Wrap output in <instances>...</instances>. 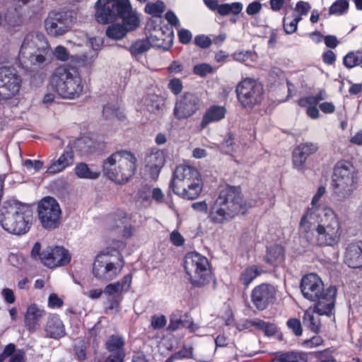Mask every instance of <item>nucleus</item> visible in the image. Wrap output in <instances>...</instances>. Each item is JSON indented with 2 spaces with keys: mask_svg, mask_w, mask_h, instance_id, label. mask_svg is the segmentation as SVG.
Wrapping results in <instances>:
<instances>
[{
  "mask_svg": "<svg viewBox=\"0 0 362 362\" xmlns=\"http://www.w3.org/2000/svg\"><path fill=\"white\" fill-rule=\"evenodd\" d=\"M326 192L324 186L318 187L299 223L300 232L310 243L319 246L337 245L341 239L342 228L334 211L318 202Z\"/></svg>",
  "mask_w": 362,
  "mask_h": 362,
  "instance_id": "nucleus-1",
  "label": "nucleus"
},
{
  "mask_svg": "<svg viewBox=\"0 0 362 362\" xmlns=\"http://www.w3.org/2000/svg\"><path fill=\"white\" fill-rule=\"evenodd\" d=\"M300 288L304 298L315 303V310L317 314L327 316L332 314L337 296L335 286L325 289L321 279L311 273L302 278Z\"/></svg>",
  "mask_w": 362,
  "mask_h": 362,
  "instance_id": "nucleus-2",
  "label": "nucleus"
},
{
  "mask_svg": "<svg viewBox=\"0 0 362 362\" xmlns=\"http://www.w3.org/2000/svg\"><path fill=\"white\" fill-rule=\"evenodd\" d=\"M50 47L45 35L39 32L28 33L21 45L18 61L26 71H35L49 63L47 55Z\"/></svg>",
  "mask_w": 362,
  "mask_h": 362,
  "instance_id": "nucleus-3",
  "label": "nucleus"
},
{
  "mask_svg": "<svg viewBox=\"0 0 362 362\" xmlns=\"http://www.w3.org/2000/svg\"><path fill=\"white\" fill-rule=\"evenodd\" d=\"M244 206L240 187L226 186L209 208L208 218L215 224L229 221L238 215Z\"/></svg>",
  "mask_w": 362,
  "mask_h": 362,
  "instance_id": "nucleus-4",
  "label": "nucleus"
},
{
  "mask_svg": "<svg viewBox=\"0 0 362 362\" xmlns=\"http://www.w3.org/2000/svg\"><path fill=\"white\" fill-rule=\"evenodd\" d=\"M95 8L96 19L100 23L107 24L119 17L127 32L135 30L139 25V16L132 11L129 0H98Z\"/></svg>",
  "mask_w": 362,
  "mask_h": 362,
  "instance_id": "nucleus-5",
  "label": "nucleus"
},
{
  "mask_svg": "<svg viewBox=\"0 0 362 362\" xmlns=\"http://www.w3.org/2000/svg\"><path fill=\"white\" fill-rule=\"evenodd\" d=\"M33 219V211L28 204L8 202L0 209L1 226L11 234L21 235L28 233Z\"/></svg>",
  "mask_w": 362,
  "mask_h": 362,
  "instance_id": "nucleus-6",
  "label": "nucleus"
},
{
  "mask_svg": "<svg viewBox=\"0 0 362 362\" xmlns=\"http://www.w3.org/2000/svg\"><path fill=\"white\" fill-rule=\"evenodd\" d=\"M136 162L137 159L132 152L117 151L104 160L103 171L109 180L124 185L135 174Z\"/></svg>",
  "mask_w": 362,
  "mask_h": 362,
  "instance_id": "nucleus-7",
  "label": "nucleus"
},
{
  "mask_svg": "<svg viewBox=\"0 0 362 362\" xmlns=\"http://www.w3.org/2000/svg\"><path fill=\"white\" fill-rule=\"evenodd\" d=\"M50 84L57 94L64 99H76L82 95L84 84L76 67L62 65L54 69Z\"/></svg>",
  "mask_w": 362,
  "mask_h": 362,
  "instance_id": "nucleus-8",
  "label": "nucleus"
},
{
  "mask_svg": "<svg viewBox=\"0 0 362 362\" xmlns=\"http://www.w3.org/2000/svg\"><path fill=\"white\" fill-rule=\"evenodd\" d=\"M357 180L355 167L349 161H339L332 176L334 195L340 201L349 198L356 188Z\"/></svg>",
  "mask_w": 362,
  "mask_h": 362,
  "instance_id": "nucleus-9",
  "label": "nucleus"
},
{
  "mask_svg": "<svg viewBox=\"0 0 362 362\" xmlns=\"http://www.w3.org/2000/svg\"><path fill=\"white\" fill-rule=\"evenodd\" d=\"M184 269L187 278L193 287H203L211 279L209 262L199 252H190L186 254Z\"/></svg>",
  "mask_w": 362,
  "mask_h": 362,
  "instance_id": "nucleus-10",
  "label": "nucleus"
},
{
  "mask_svg": "<svg viewBox=\"0 0 362 362\" xmlns=\"http://www.w3.org/2000/svg\"><path fill=\"white\" fill-rule=\"evenodd\" d=\"M117 254L119 257L116 262L107 255H101L96 257L93 266V274L97 279L112 281L120 274L124 267V259L119 252Z\"/></svg>",
  "mask_w": 362,
  "mask_h": 362,
  "instance_id": "nucleus-11",
  "label": "nucleus"
},
{
  "mask_svg": "<svg viewBox=\"0 0 362 362\" xmlns=\"http://www.w3.org/2000/svg\"><path fill=\"white\" fill-rule=\"evenodd\" d=\"M235 92L238 101L244 107H252L263 98V87L257 81L246 78L238 83Z\"/></svg>",
  "mask_w": 362,
  "mask_h": 362,
  "instance_id": "nucleus-12",
  "label": "nucleus"
},
{
  "mask_svg": "<svg viewBox=\"0 0 362 362\" xmlns=\"http://www.w3.org/2000/svg\"><path fill=\"white\" fill-rule=\"evenodd\" d=\"M38 217L43 228H57L60 224L62 210L57 201L51 197L42 199L38 204Z\"/></svg>",
  "mask_w": 362,
  "mask_h": 362,
  "instance_id": "nucleus-13",
  "label": "nucleus"
},
{
  "mask_svg": "<svg viewBox=\"0 0 362 362\" xmlns=\"http://www.w3.org/2000/svg\"><path fill=\"white\" fill-rule=\"evenodd\" d=\"M21 77L14 68L0 67V101L16 96L21 90Z\"/></svg>",
  "mask_w": 362,
  "mask_h": 362,
  "instance_id": "nucleus-14",
  "label": "nucleus"
},
{
  "mask_svg": "<svg viewBox=\"0 0 362 362\" xmlns=\"http://www.w3.org/2000/svg\"><path fill=\"white\" fill-rule=\"evenodd\" d=\"M200 107V98L194 93L186 92L176 99L173 115L178 120L187 119L194 115Z\"/></svg>",
  "mask_w": 362,
  "mask_h": 362,
  "instance_id": "nucleus-15",
  "label": "nucleus"
},
{
  "mask_svg": "<svg viewBox=\"0 0 362 362\" xmlns=\"http://www.w3.org/2000/svg\"><path fill=\"white\" fill-rule=\"evenodd\" d=\"M74 22L71 12L52 11L45 20V28L50 35L58 36L69 30Z\"/></svg>",
  "mask_w": 362,
  "mask_h": 362,
  "instance_id": "nucleus-16",
  "label": "nucleus"
},
{
  "mask_svg": "<svg viewBox=\"0 0 362 362\" xmlns=\"http://www.w3.org/2000/svg\"><path fill=\"white\" fill-rule=\"evenodd\" d=\"M276 290L269 284H261L255 286L251 293V300L259 310H265L276 300Z\"/></svg>",
  "mask_w": 362,
  "mask_h": 362,
  "instance_id": "nucleus-17",
  "label": "nucleus"
},
{
  "mask_svg": "<svg viewBox=\"0 0 362 362\" xmlns=\"http://www.w3.org/2000/svg\"><path fill=\"white\" fill-rule=\"evenodd\" d=\"M71 259L68 250L61 246L48 247L43 251L42 263L49 267L54 268L67 265Z\"/></svg>",
  "mask_w": 362,
  "mask_h": 362,
  "instance_id": "nucleus-18",
  "label": "nucleus"
},
{
  "mask_svg": "<svg viewBox=\"0 0 362 362\" xmlns=\"http://www.w3.org/2000/svg\"><path fill=\"white\" fill-rule=\"evenodd\" d=\"M192 180H202L199 173L192 166L181 165L175 168L170 187L172 188L186 182H192Z\"/></svg>",
  "mask_w": 362,
  "mask_h": 362,
  "instance_id": "nucleus-19",
  "label": "nucleus"
},
{
  "mask_svg": "<svg viewBox=\"0 0 362 362\" xmlns=\"http://www.w3.org/2000/svg\"><path fill=\"white\" fill-rule=\"evenodd\" d=\"M145 167L149 172L151 178L158 177L160 170L165 163L164 151L159 149H152L147 153L144 158Z\"/></svg>",
  "mask_w": 362,
  "mask_h": 362,
  "instance_id": "nucleus-20",
  "label": "nucleus"
},
{
  "mask_svg": "<svg viewBox=\"0 0 362 362\" xmlns=\"http://www.w3.org/2000/svg\"><path fill=\"white\" fill-rule=\"evenodd\" d=\"M45 311L36 304H31L25 314V327L30 333L35 332L40 326V320L45 316Z\"/></svg>",
  "mask_w": 362,
  "mask_h": 362,
  "instance_id": "nucleus-21",
  "label": "nucleus"
},
{
  "mask_svg": "<svg viewBox=\"0 0 362 362\" xmlns=\"http://www.w3.org/2000/svg\"><path fill=\"white\" fill-rule=\"evenodd\" d=\"M344 263L351 268L362 267V241L347 245L344 256Z\"/></svg>",
  "mask_w": 362,
  "mask_h": 362,
  "instance_id": "nucleus-22",
  "label": "nucleus"
},
{
  "mask_svg": "<svg viewBox=\"0 0 362 362\" xmlns=\"http://www.w3.org/2000/svg\"><path fill=\"white\" fill-rule=\"evenodd\" d=\"M173 192L185 199L193 200L197 199L202 191V181L197 180L186 182L171 188Z\"/></svg>",
  "mask_w": 362,
  "mask_h": 362,
  "instance_id": "nucleus-23",
  "label": "nucleus"
},
{
  "mask_svg": "<svg viewBox=\"0 0 362 362\" xmlns=\"http://www.w3.org/2000/svg\"><path fill=\"white\" fill-rule=\"evenodd\" d=\"M74 162V153L71 148H66L60 156L52 162L47 168L46 173L54 175L64 171L71 166Z\"/></svg>",
  "mask_w": 362,
  "mask_h": 362,
  "instance_id": "nucleus-24",
  "label": "nucleus"
},
{
  "mask_svg": "<svg viewBox=\"0 0 362 362\" xmlns=\"http://www.w3.org/2000/svg\"><path fill=\"white\" fill-rule=\"evenodd\" d=\"M207 8L212 11H216L219 15L225 16L230 13L233 15L239 14L243 8V5L240 2H233L231 4H219L217 0H204Z\"/></svg>",
  "mask_w": 362,
  "mask_h": 362,
  "instance_id": "nucleus-25",
  "label": "nucleus"
},
{
  "mask_svg": "<svg viewBox=\"0 0 362 362\" xmlns=\"http://www.w3.org/2000/svg\"><path fill=\"white\" fill-rule=\"evenodd\" d=\"M147 40L150 42V47H156L168 50L173 45V31H168L166 33L160 28L151 33Z\"/></svg>",
  "mask_w": 362,
  "mask_h": 362,
  "instance_id": "nucleus-26",
  "label": "nucleus"
},
{
  "mask_svg": "<svg viewBox=\"0 0 362 362\" xmlns=\"http://www.w3.org/2000/svg\"><path fill=\"white\" fill-rule=\"evenodd\" d=\"M45 331L46 337L59 339L65 335V328L62 321L57 315H50L47 319Z\"/></svg>",
  "mask_w": 362,
  "mask_h": 362,
  "instance_id": "nucleus-27",
  "label": "nucleus"
},
{
  "mask_svg": "<svg viewBox=\"0 0 362 362\" xmlns=\"http://www.w3.org/2000/svg\"><path fill=\"white\" fill-rule=\"evenodd\" d=\"M226 114V109L221 105H211L204 112L200 123L202 129H205L209 124L217 122L223 119Z\"/></svg>",
  "mask_w": 362,
  "mask_h": 362,
  "instance_id": "nucleus-28",
  "label": "nucleus"
},
{
  "mask_svg": "<svg viewBox=\"0 0 362 362\" xmlns=\"http://www.w3.org/2000/svg\"><path fill=\"white\" fill-rule=\"evenodd\" d=\"M285 258L284 250L279 245H274L267 249L264 260L272 266L280 265Z\"/></svg>",
  "mask_w": 362,
  "mask_h": 362,
  "instance_id": "nucleus-29",
  "label": "nucleus"
},
{
  "mask_svg": "<svg viewBox=\"0 0 362 362\" xmlns=\"http://www.w3.org/2000/svg\"><path fill=\"white\" fill-rule=\"evenodd\" d=\"M319 315L315 309H308L303 315V325L314 333H318L320 329L321 323Z\"/></svg>",
  "mask_w": 362,
  "mask_h": 362,
  "instance_id": "nucleus-30",
  "label": "nucleus"
},
{
  "mask_svg": "<svg viewBox=\"0 0 362 362\" xmlns=\"http://www.w3.org/2000/svg\"><path fill=\"white\" fill-rule=\"evenodd\" d=\"M53 55L54 56L56 59L62 62H66L70 59L71 62H74L78 66H83L84 60L86 58V56L70 57L66 48L62 45H59L54 49V50L53 51Z\"/></svg>",
  "mask_w": 362,
  "mask_h": 362,
  "instance_id": "nucleus-31",
  "label": "nucleus"
},
{
  "mask_svg": "<svg viewBox=\"0 0 362 362\" xmlns=\"http://www.w3.org/2000/svg\"><path fill=\"white\" fill-rule=\"evenodd\" d=\"M125 341L124 338L119 335H111L105 342V349L109 352L115 354L125 353Z\"/></svg>",
  "mask_w": 362,
  "mask_h": 362,
  "instance_id": "nucleus-32",
  "label": "nucleus"
},
{
  "mask_svg": "<svg viewBox=\"0 0 362 362\" xmlns=\"http://www.w3.org/2000/svg\"><path fill=\"white\" fill-rule=\"evenodd\" d=\"M74 173L80 179L95 180L100 175V172L92 170L86 163H77L74 168Z\"/></svg>",
  "mask_w": 362,
  "mask_h": 362,
  "instance_id": "nucleus-33",
  "label": "nucleus"
},
{
  "mask_svg": "<svg viewBox=\"0 0 362 362\" xmlns=\"http://www.w3.org/2000/svg\"><path fill=\"white\" fill-rule=\"evenodd\" d=\"M189 317V313H182L181 310L174 311L170 316L168 330L175 332L180 327H185V322Z\"/></svg>",
  "mask_w": 362,
  "mask_h": 362,
  "instance_id": "nucleus-34",
  "label": "nucleus"
},
{
  "mask_svg": "<svg viewBox=\"0 0 362 362\" xmlns=\"http://www.w3.org/2000/svg\"><path fill=\"white\" fill-rule=\"evenodd\" d=\"M308 357L304 353L288 351L277 355L273 362H307Z\"/></svg>",
  "mask_w": 362,
  "mask_h": 362,
  "instance_id": "nucleus-35",
  "label": "nucleus"
},
{
  "mask_svg": "<svg viewBox=\"0 0 362 362\" xmlns=\"http://www.w3.org/2000/svg\"><path fill=\"white\" fill-rule=\"evenodd\" d=\"M262 272V269L257 266H250L245 269L240 274V281L245 286H248L251 282Z\"/></svg>",
  "mask_w": 362,
  "mask_h": 362,
  "instance_id": "nucleus-36",
  "label": "nucleus"
},
{
  "mask_svg": "<svg viewBox=\"0 0 362 362\" xmlns=\"http://www.w3.org/2000/svg\"><path fill=\"white\" fill-rule=\"evenodd\" d=\"M5 21L8 26L15 28L23 24V18L22 13L17 8H13L7 11L5 16Z\"/></svg>",
  "mask_w": 362,
  "mask_h": 362,
  "instance_id": "nucleus-37",
  "label": "nucleus"
},
{
  "mask_svg": "<svg viewBox=\"0 0 362 362\" xmlns=\"http://www.w3.org/2000/svg\"><path fill=\"white\" fill-rule=\"evenodd\" d=\"M103 115L105 119L117 118L123 119L124 115L122 111L114 104L108 103L103 107Z\"/></svg>",
  "mask_w": 362,
  "mask_h": 362,
  "instance_id": "nucleus-38",
  "label": "nucleus"
},
{
  "mask_svg": "<svg viewBox=\"0 0 362 362\" xmlns=\"http://www.w3.org/2000/svg\"><path fill=\"white\" fill-rule=\"evenodd\" d=\"M147 110L150 112H155L160 110L163 106V100L158 95H149L144 101Z\"/></svg>",
  "mask_w": 362,
  "mask_h": 362,
  "instance_id": "nucleus-39",
  "label": "nucleus"
},
{
  "mask_svg": "<svg viewBox=\"0 0 362 362\" xmlns=\"http://www.w3.org/2000/svg\"><path fill=\"white\" fill-rule=\"evenodd\" d=\"M150 47V42L146 38V40L136 41L130 46L129 49L132 55L136 57L147 52Z\"/></svg>",
  "mask_w": 362,
  "mask_h": 362,
  "instance_id": "nucleus-40",
  "label": "nucleus"
},
{
  "mask_svg": "<svg viewBox=\"0 0 362 362\" xmlns=\"http://www.w3.org/2000/svg\"><path fill=\"white\" fill-rule=\"evenodd\" d=\"M362 63V53L359 52H351L344 56L343 59L344 65L348 68L351 69L358 66Z\"/></svg>",
  "mask_w": 362,
  "mask_h": 362,
  "instance_id": "nucleus-41",
  "label": "nucleus"
},
{
  "mask_svg": "<svg viewBox=\"0 0 362 362\" xmlns=\"http://www.w3.org/2000/svg\"><path fill=\"white\" fill-rule=\"evenodd\" d=\"M127 29L122 24H113L109 26L106 30V35L108 37L114 40H119L127 34Z\"/></svg>",
  "mask_w": 362,
  "mask_h": 362,
  "instance_id": "nucleus-42",
  "label": "nucleus"
},
{
  "mask_svg": "<svg viewBox=\"0 0 362 362\" xmlns=\"http://www.w3.org/2000/svg\"><path fill=\"white\" fill-rule=\"evenodd\" d=\"M293 19L288 21L289 17H284L283 19L284 30L286 34L291 35L294 33L298 28V23L302 20L300 16L292 14Z\"/></svg>",
  "mask_w": 362,
  "mask_h": 362,
  "instance_id": "nucleus-43",
  "label": "nucleus"
},
{
  "mask_svg": "<svg viewBox=\"0 0 362 362\" xmlns=\"http://www.w3.org/2000/svg\"><path fill=\"white\" fill-rule=\"evenodd\" d=\"M349 6L347 0H337L329 7V13L335 16L342 15L347 12Z\"/></svg>",
  "mask_w": 362,
  "mask_h": 362,
  "instance_id": "nucleus-44",
  "label": "nucleus"
},
{
  "mask_svg": "<svg viewBox=\"0 0 362 362\" xmlns=\"http://www.w3.org/2000/svg\"><path fill=\"white\" fill-rule=\"evenodd\" d=\"M137 202H140L145 208L148 207L151 204V189L150 187H141L136 197Z\"/></svg>",
  "mask_w": 362,
  "mask_h": 362,
  "instance_id": "nucleus-45",
  "label": "nucleus"
},
{
  "mask_svg": "<svg viewBox=\"0 0 362 362\" xmlns=\"http://www.w3.org/2000/svg\"><path fill=\"white\" fill-rule=\"evenodd\" d=\"M165 9L164 4L158 1L155 3H148L145 6V12L155 17L161 16Z\"/></svg>",
  "mask_w": 362,
  "mask_h": 362,
  "instance_id": "nucleus-46",
  "label": "nucleus"
},
{
  "mask_svg": "<svg viewBox=\"0 0 362 362\" xmlns=\"http://www.w3.org/2000/svg\"><path fill=\"white\" fill-rule=\"evenodd\" d=\"M329 97L325 89H321L315 95L301 98V103L305 104H318L320 101L325 100Z\"/></svg>",
  "mask_w": 362,
  "mask_h": 362,
  "instance_id": "nucleus-47",
  "label": "nucleus"
},
{
  "mask_svg": "<svg viewBox=\"0 0 362 362\" xmlns=\"http://www.w3.org/2000/svg\"><path fill=\"white\" fill-rule=\"evenodd\" d=\"M297 148L300 153H303L306 158L316 153L319 149V146L317 143L305 142L300 144Z\"/></svg>",
  "mask_w": 362,
  "mask_h": 362,
  "instance_id": "nucleus-48",
  "label": "nucleus"
},
{
  "mask_svg": "<svg viewBox=\"0 0 362 362\" xmlns=\"http://www.w3.org/2000/svg\"><path fill=\"white\" fill-rule=\"evenodd\" d=\"M306 160L307 158L303 153H300V151H298V148L296 147L293 153V164L294 168H297L298 170H303Z\"/></svg>",
  "mask_w": 362,
  "mask_h": 362,
  "instance_id": "nucleus-49",
  "label": "nucleus"
},
{
  "mask_svg": "<svg viewBox=\"0 0 362 362\" xmlns=\"http://www.w3.org/2000/svg\"><path fill=\"white\" fill-rule=\"evenodd\" d=\"M298 105L300 107H306V113L309 117L313 119H317L320 117V112L317 107V104H302L301 98L298 100Z\"/></svg>",
  "mask_w": 362,
  "mask_h": 362,
  "instance_id": "nucleus-50",
  "label": "nucleus"
},
{
  "mask_svg": "<svg viewBox=\"0 0 362 362\" xmlns=\"http://www.w3.org/2000/svg\"><path fill=\"white\" fill-rule=\"evenodd\" d=\"M310 9L311 6L308 2L300 1L296 4L293 13L302 18L303 16H306Z\"/></svg>",
  "mask_w": 362,
  "mask_h": 362,
  "instance_id": "nucleus-51",
  "label": "nucleus"
},
{
  "mask_svg": "<svg viewBox=\"0 0 362 362\" xmlns=\"http://www.w3.org/2000/svg\"><path fill=\"white\" fill-rule=\"evenodd\" d=\"M168 88L172 93L177 95L182 92L183 89L182 82L178 78H173L169 81L168 83Z\"/></svg>",
  "mask_w": 362,
  "mask_h": 362,
  "instance_id": "nucleus-52",
  "label": "nucleus"
},
{
  "mask_svg": "<svg viewBox=\"0 0 362 362\" xmlns=\"http://www.w3.org/2000/svg\"><path fill=\"white\" fill-rule=\"evenodd\" d=\"M193 350L190 346H184L180 350L173 354L176 360L185 358H191L192 357Z\"/></svg>",
  "mask_w": 362,
  "mask_h": 362,
  "instance_id": "nucleus-53",
  "label": "nucleus"
},
{
  "mask_svg": "<svg viewBox=\"0 0 362 362\" xmlns=\"http://www.w3.org/2000/svg\"><path fill=\"white\" fill-rule=\"evenodd\" d=\"M288 327L291 329L296 336H301L303 329L301 327L300 321L297 318H291L287 322Z\"/></svg>",
  "mask_w": 362,
  "mask_h": 362,
  "instance_id": "nucleus-54",
  "label": "nucleus"
},
{
  "mask_svg": "<svg viewBox=\"0 0 362 362\" xmlns=\"http://www.w3.org/2000/svg\"><path fill=\"white\" fill-rule=\"evenodd\" d=\"M194 44L202 49H206L211 46L212 40L205 35H198L194 37Z\"/></svg>",
  "mask_w": 362,
  "mask_h": 362,
  "instance_id": "nucleus-55",
  "label": "nucleus"
},
{
  "mask_svg": "<svg viewBox=\"0 0 362 362\" xmlns=\"http://www.w3.org/2000/svg\"><path fill=\"white\" fill-rule=\"evenodd\" d=\"M213 67L208 64H200L194 66V73L200 76H205L213 72Z\"/></svg>",
  "mask_w": 362,
  "mask_h": 362,
  "instance_id": "nucleus-56",
  "label": "nucleus"
},
{
  "mask_svg": "<svg viewBox=\"0 0 362 362\" xmlns=\"http://www.w3.org/2000/svg\"><path fill=\"white\" fill-rule=\"evenodd\" d=\"M119 284L116 282L107 284L104 288V293L108 296L118 297L122 293V291L119 288Z\"/></svg>",
  "mask_w": 362,
  "mask_h": 362,
  "instance_id": "nucleus-57",
  "label": "nucleus"
},
{
  "mask_svg": "<svg viewBox=\"0 0 362 362\" xmlns=\"http://www.w3.org/2000/svg\"><path fill=\"white\" fill-rule=\"evenodd\" d=\"M167 320L164 315H153L151 320V326L154 329H160L163 328L166 325Z\"/></svg>",
  "mask_w": 362,
  "mask_h": 362,
  "instance_id": "nucleus-58",
  "label": "nucleus"
},
{
  "mask_svg": "<svg viewBox=\"0 0 362 362\" xmlns=\"http://www.w3.org/2000/svg\"><path fill=\"white\" fill-rule=\"evenodd\" d=\"M86 343L83 340H79L75 346V354L81 361H83L86 358Z\"/></svg>",
  "mask_w": 362,
  "mask_h": 362,
  "instance_id": "nucleus-59",
  "label": "nucleus"
},
{
  "mask_svg": "<svg viewBox=\"0 0 362 362\" xmlns=\"http://www.w3.org/2000/svg\"><path fill=\"white\" fill-rule=\"evenodd\" d=\"M177 36H178L180 42L183 45L189 44L192 39V33L189 30L184 29V28L178 31Z\"/></svg>",
  "mask_w": 362,
  "mask_h": 362,
  "instance_id": "nucleus-60",
  "label": "nucleus"
},
{
  "mask_svg": "<svg viewBox=\"0 0 362 362\" xmlns=\"http://www.w3.org/2000/svg\"><path fill=\"white\" fill-rule=\"evenodd\" d=\"M132 275L131 274H128L125 275L120 281H117L116 283L119 284V289L123 292H127L132 284Z\"/></svg>",
  "mask_w": 362,
  "mask_h": 362,
  "instance_id": "nucleus-61",
  "label": "nucleus"
},
{
  "mask_svg": "<svg viewBox=\"0 0 362 362\" xmlns=\"http://www.w3.org/2000/svg\"><path fill=\"white\" fill-rule=\"evenodd\" d=\"M322 343L323 339L321 337L315 336L310 339L304 340L302 344L305 348L312 349L321 345Z\"/></svg>",
  "mask_w": 362,
  "mask_h": 362,
  "instance_id": "nucleus-62",
  "label": "nucleus"
},
{
  "mask_svg": "<svg viewBox=\"0 0 362 362\" xmlns=\"http://www.w3.org/2000/svg\"><path fill=\"white\" fill-rule=\"evenodd\" d=\"M167 70L170 74H180L184 70V66L180 61H173L167 67Z\"/></svg>",
  "mask_w": 362,
  "mask_h": 362,
  "instance_id": "nucleus-63",
  "label": "nucleus"
},
{
  "mask_svg": "<svg viewBox=\"0 0 362 362\" xmlns=\"http://www.w3.org/2000/svg\"><path fill=\"white\" fill-rule=\"evenodd\" d=\"M317 357L319 362H335L334 358L328 349L320 351Z\"/></svg>",
  "mask_w": 362,
  "mask_h": 362,
  "instance_id": "nucleus-64",
  "label": "nucleus"
}]
</instances>
